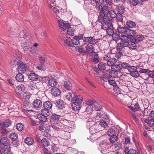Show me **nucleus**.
Returning <instances> with one entry per match:
<instances>
[{
	"mask_svg": "<svg viewBox=\"0 0 154 154\" xmlns=\"http://www.w3.org/2000/svg\"><path fill=\"white\" fill-rule=\"evenodd\" d=\"M66 98L67 100L71 102H73L71 106L73 110L76 111L81 108L80 105L83 100L82 97L80 96H77L73 92L67 93Z\"/></svg>",
	"mask_w": 154,
	"mask_h": 154,
	"instance_id": "nucleus-1",
	"label": "nucleus"
},
{
	"mask_svg": "<svg viewBox=\"0 0 154 154\" xmlns=\"http://www.w3.org/2000/svg\"><path fill=\"white\" fill-rule=\"evenodd\" d=\"M60 116L56 114H53L50 119L51 123L52 125V128L57 131H59L60 127L62 124L59 122Z\"/></svg>",
	"mask_w": 154,
	"mask_h": 154,
	"instance_id": "nucleus-2",
	"label": "nucleus"
},
{
	"mask_svg": "<svg viewBox=\"0 0 154 154\" xmlns=\"http://www.w3.org/2000/svg\"><path fill=\"white\" fill-rule=\"evenodd\" d=\"M17 65L18 66L17 69L19 73H24L27 69H28L27 65L24 64L21 61L19 60L17 62Z\"/></svg>",
	"mask_w": 154,
	"mask_h": 154,
	"instance_id": "nucleus-3",
	"label": "nucleus"
},
{
	"mask_svg": "<svg viewBox=\"0 0 154 154\" xmlns=\"http://www.w3.org/2000/svg\"><path fill=\"white\" fill-rule=\"evenodd\" d=\"M149 117L145 119L144 122L147 123L148 125L150 127L154 126V111H152L149 114Z\"/></svg>",
	"mask_w": 154,
	"mask_h": 154,
	"instance_id": "nucleus-4",
	"label": "nucleus"
},
{
	"mask_svg": "<svg viewBox=\"0 0 154 154\" xmlns=\"http://www.w3.org/2000/svg\"><path fill=\"white\" fill-rule=\"evenodd\" d=\"M100 149L102 153L106 154L109 152L108 143L106 142L103 141L100 145Z\"/></svg>",
	"mask_w": 154,
	"mask_h": 154,
	"instance_id": "nucleus-5",
	"label": "nucleus"
},
{
	"mask_svg": "<svg viewBox=\"0 0 154 154\" xmlns=\"http://www.w3.org/2000/svg\"><path fill=\"white\" fill-rule=\"evenodd\" d=\"M130 72V75L135 78L138 77L140 74L137 70V68L134 66H130L128 69Z\"/></svg>",
	"mask_w": 154,
	"mask_h": 154,
	"instance_id": "nucleus-6",
	"label": "nucleus"
},
{
	"mask_svg": "<svg viewBox=\"0 0 154 154\" xmlns=\"http://www.w3.org/2000/svg\"><path fill=\"white\" fill-rule=\"evenodd\" d=\"M110 20L109 19L107 14L100 13L98 17V21L101 23L103 22H107Z\"/></svg>",
	"mask_w": 154,
	"mask_h": 154,
	"instance_id": "nucleus-7",
	"label": "nucleus"
},
{
	"mask_svg": "<svg viewBox=\"0 0 154 154\" xmlns=\"http://www.w3.org/2000/svg\"><path fill=\"white\" fill-rule=\"evenodd\" d=\"M83 41L85 42L88 43L90 44L93 45L96 44L98 42V39H95L94 37L89 36L84 37Z\"/></svg>",
	"mask_w": 154,
	"mask_h": 154,
	"instance_id": "nucleus-8",
	"label": "nucleus"
},
{
	"mask_svg": "<svg viewBox=\"0 0 154 154\" xmlns=\"http://www.w3.org/2000/svg\"><path fill=\"white\" fill-rule=\"evenodd\" d=\"M126 34L129 38V40H133L134 36L136 35V32L134 31L128 29V28L126 29Z\"/></svg>",
	"mask_w": 154,
	"mask_h": 154,
	"instance_id": "nucleus-9",
	"label": "nucleus"
},
{
	"mask_svg": "<svg viewBox=\"0 0 154 154\" xmlns=\"http://www.w3.org/2000/svg\"><path fill=\"white\" fill-rule=\"evenodd\" d=\"M100 0H87L85 2V4L87 6V5H88L89 7L91 5L94 6L96 5L97 3H103L100 2Z\"/></svg>",
	"mask_w": 154,
	"mask_h": 154,
	"instance_id": "nucleus-10",
	"label": "nucleus"
},
{
	"mask_svg": "<svg viewBox=\"0 0 154 154\" xmlns=\"http://www.w3.org/2000/svg\"><path fill=\"white\" fill-rule=\"evenodd\" d=\"M59 26L60 28L63 30H65L66 28H68L70 26L69 23H64L63 20H58Z\"/></svg>",
	"mask_w": 154,
	"mask_h": 154,
	"instance_id": "nucleus-11",
	"label": "nucleus"
},
{
	"mask_svg": "<svg viewBox=\"0 0 154 154\" xmlns=\"http://www.w3.org/2000/svg\"><path fill=\"white\" fill-rule=\"evenodd\" d=\"M64 87L67 90L70 91L72 88V84L71 82L69 80H65L63 81Z\"/></svg>",
	"mask_w": 154,
	"mask_h": 154,
	"instance_id": "nucleus-12",
	"label": "nucleus"
},
{
	"mask_svg": "<svg viewBox=\"0 0 154 154\" xmlns=\"http://www.w3.org/2000/svg\"><path fill=\"white\" fill-rule=\"evenodd\" d=\"M51 94L52 96L54 97H58L61 94V92L59 89L56 87H54L51 89Z\"/></svg>",
	"mask_w": 154,
	"mask_h": 154,
	"instance_id": "nucleus-13",
	"label": "nucleus"
},
{
	"mask_svg": "<svg viewBox=\"0 0 154 154\" xmlns=\"http://www.w3.org/2000/svg\"><path fill=\"white\" fill-rule=\"evenodd\" d=\"M125 154H140L137 150L134 149H129L128 147H126L125 149Z\"/></svg>",
	"mask_w": 154,
	"mask_h": 154,
	"instance_id": "nucleus-14",
	"label": "nucleus"
},
{
	"mask_svg": "<svg viewBox=\"0 0 154 154\" xmlns=\"http://www.w3.org/2000/svg\"><path fill=\"white\" fill-rule=\"evenodd\" d=\"M122 43H119L117 45L116 48L118 51H120L121 53H124L125 50V47L127 46H125Z\"/></svg>",
	"mask_w": 154,
	"mask_h": 154,
	"instance_id": "nucleus-15",
	"label": "nucleus"
},
{
	"mask_svg": "<svg viewBox=\"0 0 154 154\" xmlns=\"http://www.w3.org/2000/svg\"><path fill=\"white\" fill-rule=\"evenodd\" d=\"M121 39L122 41V43L124 44L125 46H128L129 45V38L127 35H121Z\"/></svg>",
	"mask_w": 154,
	"mask_h": 154,
	"instance_id": "nucleus-16",
	"label": "nucleus"
},
{
	"mask_svg": "<svg viewBox=\"0 0 154 154\" xmlns=\"http://www.w3.org/2000/svg\"><path fill=\"white\" fill-rule=\"evenodd\" d=\"M127 27H123L120 25H118L117 27V31L119 34H121V35L126 34Z\"/></svg>",
	"mask_w": 154,
	"mask_h": 154,
	"instance_id": "nucleus-17",
	"label": "nucleus"
},
{
	"mask_svg": "<svg viewBox=\"0 0 154 154\" xmlns=\"http://www.w3.org/2000/svg\"><path fill=\"white\" fill-rule=\"evenodd\" d=\"M42 103L39 100L36 99L32 103L33 106L36 108H39L42 106Z\"/></svg>",
	"mask_w": 154,
	"mask_h": 154,
	"instance_id": "nucleus-18",
	"label": "nucleus"
},
{
	"mask_svg": "<svg viewBox=\"0 0 154 154\" xmlns=\"http://www.w3.org/2000/svg\"><path fill=\"white\" fill-rule=\"evenodd\" d=\"M145 0H129L131 6H134L137 5H140Z\"/></svg>",
	"mask_w": 154,
	"mask_h": 154,
	"instance_id": "nucleus-19",
	"label": "nucleus"
},
{
	"mask_svg": "<svg viewBox=\"0 0 154 154\" xmlns=\"http://www.w3.org/2000/svg\"><path fill=\"white\" fill-rule=\"evenodd\" d=\"M116 6L118 13L123 14L124 13L125 7L123 5L119 4L116 5Z\"/></svg>",
	"mask_w": 154,
	"mask_h": 154,
	"instance_id": "nucleus-20",
	"label": "nucleus"
},
{
	"mask_svg": "<svg viewBox=\"0 0 154 154\" xmlns=\"http://www.w3.org/2000/svg\"><path fill=\"white\" fill-rule=\"evenodd\" d=\"M117 128L115 127H112L109 129L107 131V135H110V134L112 135H117Z\"/></svg>",
	"mask_w": 154,
	"mask_h": 154,
	"instance_id": "nucleus-21",
	"label": "nucleus"
},
{
	"mask_svg": "<svg viewBox=\"0 0 154 154\" xmlns=\"http://www.w3.org/2000/svg\"><path fill=\"white\" fill-rule=\"evenodd\" d=\"M29 79L32 81H36L38 80V75L34 73H31L28 75Z\"/></svg>",
	"mask_w": 154,
	"mask_h": 154,
	"instance_id": "nucleus-22",
	"label": "nucleus"
},
{
	"mask_svg": "<svg viewBox=\"0 0 154 154\" xmlns=\"http://www.w3.org/2000/svg\"><path fill=\"white\" fill-rule=\"evenodd\" d=\"M0 143L2 144L3 147L9 145L8 144V140L6 137H2L0 140Z\"/></svg>",
	"mask_w": 154,
	"mask_h": 154,
	"instance_id": "nucleus-23",
	"label": "nucleus"
},
{
	"mask_svg": "<svg viewBox=\"0 0 154 154\" xmlns=\"http://www.w3.org/2000/svg\"><path fill=\"white\" fill-rule=\"evenodd\" d=\"M24 76L22 73H19L16 75L15 79L18 82H23L24 81Z\"/></svg>",
	"mask_w": 154,
	"mask_h": 154,
	"instance_id": "nucleus-24",
	"label": "nucleus"
},
{
	"mask_svg": "<svg viewBox=\"0 0 154 154\" xmlns=\"http://www.w3.org/2000/svg\"><path fill=\"white\" fill-rule=\"evenodd\" d=\"M130 41V44L129 43V45L127 46L129 48L132 49H135L136 48V43H137L133 39V40H129Z\"/></svg>",
	"mask_w": 154,
	"mask_h": 154,
	"instance_id": "nucleus-25",
	"label": "nucleus"
},
{
	"mask_svg": "<svg viewBox=\"0 0 154 154\" xmlns=\"http://www.w3.org/2000/svg\"><path fill=\"white\" fill-rule=\"evenodd\" d=\"M55 104L56 107L60 109H63L64 107L63 102L62 100H58L56 101Z\"/></svg>",
	"mask_w": 154,
	"mask_h": 154,
	"instance_id": "nucleus-26",
	"label": "nucleus"
},
{
	"mask_svg": "<svg viewBox=\"0 0 154 154\" xmlns=\"http://www.w3.org/2000/svg\"><path fill=\"white\" fill-rule=\"evenodd\" d=\"M43 106L44 109H50L52 107V104L50 102L47 101L43 103Z\"/></svg>",
	"mask_w": 154,
	"mask_h": 154,
	"instance_id": "nucleus-27",
	"label": "nucleus"
},
{
	"mask_svg": "<svg viewBox=\"0 0 154 154\" xmlns=\"http://www.w3.org/2000/svg\"><path fill=\"white\" fill-rule=\"evenodd\" d=\"M48 85L51 87L56 86L57 84V82L54 79H50L48 82Z\"/></svg>",
	"mask_w": 154,
	"mask_h": 154,
	"instance_id": "nucleus-28",
	"label": "nucleus"
},
{
	"mask_svg": "<svg viewBox=\"0 0 154 154\" xmlns=\"http://www.w3.org/2000/svg\"><path fill=\"white\" fill-rule=\"evenodd\" d=\"M144 38L143 35H137L134 36L133 39L137 42L142 41Z\"/></svg>",
	"mask_w": 154,
	"mask_h": 154,
	"instance_id": "nucleus-29",
	"label": "nucleus"
},
{
	"mask_svg": "<svg viewBox=\"0 0 154 154\" xmlns=\"http://www.w3.org/2000/svg\"><path fill=\"white\" fill-rule=\"evenodd\" d=\"M109 26L106 30L107 33L109 35H111L114 33L112 23H109Z\"/></svg>",
	"mask_w": 154,
	"mask_h": 154,
	"instance_id": "nucleus-30",
	"label": "nucleus"
},
{
	"mask_svg": "<svg viewBox=\"0 0 154 154\" xmlns=\"http://www.w3.org/2000/svg\"><path fill=\"white\" fill-rule=\"evenodd\" d=\"M11 122L10 119H6L2 123V126L3 127H8L11 125Z\"/></svg>",
	"mask_w": 154,
	"mask_h": 154,
	"instance_id": "nucleus-31",
	"label": "nucleus"
},
{
	"mask_svg": "<svg viewBox=\"0 0 154 154\" xmlns=\"http://www.w3.org/2000/svg\"><path fill=\"white\" fill-rule=\"evenodd\" d=\"M109 23H112V22L110 20H109V21H107V22H103L101 23L102 24L101 27L104 30H106L108 28L109 26Z\"/></svg>",
	"mask_w": 154,
	"mask_h": 154,
	"instance_id": "nucleus-32",
	"label": "nucleus"
},
{
	"mask_svg": "<svg viewBox=\"0 0 154 154\" xmlns=\"http://www.w3.org/2000/svg\"><path fill=\"white\" fill-rule=\"evenodd\" d=\"M116 62L117 60L116 59L111 57L109 61L107 62V63L108 66H112L115 65Z\"/></svg>",
	"mask_w": 154,
	"mask_h": 154,
	"instance_id": "nucleus-33",
	"label": "nucleus"
},
{
	"mask_svg": "<svg viewBox=\"0 0 154 154\" xmlns=\"http://www.w3.org/2000/svg\"><path fill=\"white\" fill-rule=\"evenodd\" d=\"M34 142V140L31 137H26L25 140V143L28 145H32Z\"/></svg>",
	"mask_w": 154,
	"mask_h": 154,
	"instance_id": "nucleus-34",
	"label": "nucleus"
},
{
	"mask_svg": "<svg viewBox=\"0 0 154 154\" xmlns=\"http://www.w3.org/2000/svg\"><path fill=\"white\" fill-rule=\"evenodd\" d=\"M102 8L101 12H100V13L107 14L108 15L109 12V10L108 6L106 5H104L103 6H102Z\"/></svg>",
	"mask_w": 154,
	"mask_h": 154,
	"instance_id": "nucleus-35",
	"label": "nucleus"
},
{
	"mask_svg": "<svg viewBox=\"0 0 154 154\" xmlns=\"http://www.w3.org/2000/svg\"><path fill=\"white\" fill-rule=\"evenodd\" d=\"M4 147V154H11L10 147L9 145L7 146Z\"/></svg>",
	"mask_w": 154,
	"mask_h": 154,
	"instance_id": "nucleus-36",
	"label": "nucleus"
},
{
	"mask_svg": "<svg viewBox=\"0 0 154 154\" xmlns=\"http://www.w3.org/2000/svg\"><path fill=\"white\" fill-rule=\"evenodd\" d=\"M126 25L129 28L135 27L136 26L135 23L133 21L131 20L128 21L126 22Z\"/></svg>",
	"mask_w": 154,
	"mask_h": 154,
	"instance_id": "nucleus-37",
	"label": "nucleus"
},
{
	"mask_svg": "<svg viewBox=\"0 0 154 154\" xmlns=\"http://www.w3.org/2000/svg\"><path fill=\"white\" fill-rule=\"evenodd\" d=\"M37 117L40 121L42 122H45L47 119V117L41 113V114L38 115L37 116Z\"/></svg>",
	"mask_w": 154,
	"mask_h": 154,
	"instance_id": "nucleus-38",
	"label": "nucleus"
},
{
	"mask_svg": "<svg viewBox=\"0 0 154 154\" xmlns=\"http://www.w3.org/2000/svg\"><path fill=\"white\" fill-rule=\"evenodd\" d=\"M49 110V109H47L44 108L42 109L41 110V113L47 117V116H48L50 114V112Z\"/></svg>",
	"mask_w": 154,
	"mask_h": 154,
	"instance_id": "nucleus-39",
	"label": "nucleus"
},
{
	"mask_svg": "<svg viewBox=\"0 0 154 154\" xmlns=\"http://www.w3.org/2000/svg\"><path fill=\"white\" fill-rule=\"evenodd\" d=\"M78 37L76 36L73 37V38L71 40L72 45H79L80 43L79 41L78 40Z\"/></svg>",
	"mask_w": 154,
	"mask_h": 154,
	"instance_id": "nucleus-40",
	"label": "nucleus"
},
{
	"mask_svg": "<svg viewBox=\"0 0 154 154\" xmlns=\"http://www.w3.org/2000/svg\"><path fill=\"white\" fill-rule=\"evenodd\" d=\"M16 127L18 130L19 131H21L23 129L24 126L22 123H18L16 124Z\"/></svg>",
	"mask_w": 154,
	"mask_h": 154,
	"instance_id": "nucleus-41",
	"label": "nucleus"
},
{
	"mask_svg": "<svg viewBox=\"0 0 154 154\" xmlns=\"http://www.w3.org/2000/svg\"><path fill=\"white\" fill-rule=\"evenodd\" d=\"M44 130L45 133L43 134V135H50V134H48L50 131V127L49 125H45L44 126Z\"/></svg>",
	"mask_w": 154,
	"mask_h": 154,
	"instance_id": "nucleus-42",
	"label": "nucleus"
},
{
	"mask_svg": "<svg viewBox=\"0 0 154 154\" xmlns=\"http://www.w3.org/2000/svg\"><path fill=\"white\" fill-rule=\"evenodd\" d=\"M25 89V87L23 85H19L16 87L17 90L19 92L23 91Z\"/></svg>",
	"mask_w": 154,
	"mask_h": 154,
	"instance_id": "nucleus-43",
	"label": "nucleus"
},
{
	"mask_svg": "<svg viewBox=\"0 0 154 154\" xmlns=\"http://www.w3.org/2000/svg\"><path fill=\"white\" fill-rule=\"evenodd\" d=\"M37 68L39 70L42 71H44L46 69V67L44 65V63H40Z\"/></svg>",
	"mask_w": 154,
	"mask_h": 154,
	"instance_id": "nucleus-44",
	"label": "nucleus"
},
{
	"mask_svg": "<svg viewBox=\"0 0 154 154\" xmlns=\"http://www.w3.org/2000/svg\"><path fill=\"white\" fill-rule=\"evenodd\" d=\"M109 75L107 76L108 78H110V76L113 77H116L117 76L118 74L117 71L111 72L110 71L109 72Z\"/></svg>",
	"mask_w": 154,
	"mask_h": 154,
	"instance_id": "nucleus-45",
	"label": "nucleus"
},
{
	"mask_svg": "<svg viewBox=\"0 0 154 154\" xmlns=\"http://www.w3.org/2000/svg\"><path fill=\"white\" fill-rule=\"evenodd\" d=\"M108 14H109L110 17L112 18H115L117 14L114 10H112L109 11Z\"/></svg>",
	"mask_w": 154,
	"mask_h": 154,
	"instance_id": "nucleus-46",
	"label": "nucleus"
},
{
	"mask_svg": "<svg viewBox=\"0 0 154 154\" xmlns=\"http://www.w3.org/2000/svg\"><path fill=\"white\" fill-rule=\"evenodd\" d=\"M122 14L119 13H117L116 17L117 20L119 21L120 22H122L123 19V16L122 15Z\"/></svg>",
	"mask_w": 154,
	"mask_h": 154,
	"instance_id": "nucleus-47",
	"label": "nucleus"
},
{
	"mask_svg": "<svg viewBox=\"0 0 154 154\" xmlns=\"http://www.w3.org/2000/svg\"><path fill=\"white\" fill-rule=\"evenodd\" d=\"M106 64L103 63H99L98 65L99 68L102 70H105L106 69Z\"/></svg>",
	"mask_w": 154,
	"mask_h": 154,
	"instance_id": "nucleus-48",
	"label": "nucleus"
},
{
	"mask_svg": "<svg viewBox=\"0 0 154 154\" xmlns=\"http://www.w3.org/2000/svg\"><path fill=\"white\" fill-rule=\"evenodd\" d=\"M120 65L122 68L127 69H128L130 66L129 63L125 62L121 63Z\"/></svg>",
	"mask_w": 154,
	"mask_h": 154,
	"instance_id": "nucleus-49",
	"label": "nucleus"
},
{
	"mask_svg": "<svg viewBox=\"0 0 154 154\" xmlns=\"http://www.w3.org/2000/svg\"><path fill=\"white\" fill-rule=\"evenodd\" d=\"M85 48L88 53H89V51H94V48L93 47L92 45H89L88 44L86 46Z\"/></svg>",
	"mask_w": 154,
	"mask_h": 154,
	"instance_id": "nucleus-50",
	"label": "nucleus"
},
{
	"mask_svg": "<svg viewBox=\"0 0 154 154\" xmlns=\"http://www.w3.org/2000/svg\"><path fill=\"white\" fill-rule=\"evenodd\" d=\"M119 128V129L117 130V135H124L125 134H126L125 133L124 130L122 128H121L119 127V126H117Z\"/></svg>",
	"mask_w": 154,
	"mask_h": 154,
	"instance_id": "nucleus-51",
	"label": "nucleus"
},
{
	"mask_svg": "<svg viewBox=\"0 0 154 154\" xmlns=\"http://www.w3.org/2000/svg\"><path fill=\"white\" fill-rule=\"evenodd\" d=\"M74 30L70 26L68 28L67 30V33L69 35L72 36L74 34Z\"/></svg>",
	"mask_w": 154,
	"mask_h": 154,
	"instance_id": "nucleus-52",
	"label": "nucleus"
},
{
	"mask_svg": "<svg viewBox=\"0 0 154 154\" xmlns=\"http://www.w3.org/2000/svg\"><path fill=\"white\" fill-rule=\"evenodd\" d=\"M112 35V39L116 41H118L120 38V35L116 33H113Z\"/></svg>",
	"mask_w": 154,
	"mask_h": 154,
	"instance_id": "nucleus-53",
	"label": "nucleus"
},
{
	"mask_svg": "<svg viewBox=\"0 0 154 154\" xmlns=\"http://www.w3.org/2000/svg\"><path fill=\"white\" fill-rule=\"evenodd\" d=\"M118 139V137L116 135H112L110 137L109 141L111 143H114Z\"/></svg>",
	"mask_w": 154,
	"mask_h": 154,
	"instance_id": "nucleus-54",
	"label": "nucleus"
},
{
	"mask_svg": "<svg viewBox=\"0 0 154 154\" xmlns=\"http://www.w3.org/2000/svg\"><path fill=\"white\" fill-rule=\"evenodd\" d=\"M41 142L42 144L44 146H47L49 145V143L45 139H43Z\"/></svg>",
	"mask_w": 154,
	"mask_h": 154,
	"instance_id": "nucleus-55",
	"label": "nucleus"
},
{
	"mask_svg": "<svg viewBox=\"0 0 154 154\" xmlns=\"http://www.w3.org/2000/svg\"><path fill=\"white\" fill-rule=\"evenodd\" d=\"M98 138V137H97V135H91L89 136V137H87V139L88 140L89 139L91 141L93 142L97 140Z\"/></svg>",
	"mask_w": 154,
	"mask_h": 154,
	"instance_id": "nucleus-56",
	"label": "nucleus"
},
{
	"mask_svg": "<svg viewBox=\"0 0 154 154\" xmlns=\"http://www.w3.org/2000/svg\"><path fill=\"white\" fill-rule=\"evenodd\" d=\"M99 125L104 128H106L108 125L107 122L104 120H102L100 121Z\"/></svg>",
	"mask_w": 154,
	"mask_h": 154,
	"instance_id": "nucleus-57",
	"label": "nucleus"
},
{
	"mask_svg": "<svg viewBox=\"0 0 154 154\" xmlns=\"http://www.w3.org/2000/svg\"><path fill=\"white\" fill-rule=\"evenodd\" d=\"M140 115L139 116L140 119L143 120L144 119V116L146 115L145 114V109L140 111Z\"/></svg>",
	"mask_w": 154,
	"mask_h": 154,
	"instance_id": "nucleus-58",
	"label": "nucleus"
},
{
	"mask_svg": "<svg viewBox=\"0 0 154 154\" xmlns=\"http://www.w3.org/2000/svg\"><path fill=\"white\" fill-rule=\"evenodd\" d=\"M64 43L65 45L69 47H72L73 45L72 43L68 39H66L64 40Z\"/></svg>",
	"mask_w": 154,
	"mask_h": 154,
	"instance_id": "nucleus-59",
	"label": "nucleus"
},
{
	"mask_svg": "<svg viewBox=\"0 0 154 154\" xmlns=\"http://www.w3.org/2000/svg\"><path fill=\"white\" fill-rule=\"evenodd\" d=\"M89 131L91 135H93L96 133V130L93 126L90 128Z\"/></svg>",
	"mask_w": 154,
	"mask_h": 154,
	"instance_id": "nucleus-60",
	"label": "nucleus"
},
{
	"mask_svg": "<svg viewBox=\"0 0 154 154\" xmlns=\"http://www.w3.org/2000/svg\"><path fill=\"white\" fill-rule=\"evenodd\" d=\"M90 116V114L86 112L83 113L82 114L81 117V118L82 119H85L88 118Z\"/></svg>",
	"mask_w": 154,
	"mask_h": 154,
	"instance_id": "nucleus-61",
	"label": "nucleus"
},
{
	"mask_svg": "<svg viewBox=\"0 0 154 154\" xmlns=\"http://www.w3.org/2000/svg\"><path fill=\"white\" fill-rule=\"evenodd\" d=\"M131 114L133 119L135 122H137L138 120V118L137 117V114L133 112L131 113Z\"/></svg>",
	"mask_w": 154,
	"mask_h": 154,
	"instance_id": "nucleus-62",
	"label": "nucleus"
},
{
	"mask_svg": "<svg viewBox=\"0 0 154 154\" xmlns=\"http://www.w3.org/2000/svg\"><path fill=\"white\" fill-rule=\"evenodd\" d=\"M102 3H97L96 4V5L95 6L96 9L97 10L99 11H100V12H101V11L102 10V6L101 5Z\"/></svg>",
	"mask_w": 154,
	"mask_h": 154,
	"instance_id": "nucleus-63",
	"label": "nucleus"
},
{
	"mask_svg": "<svg viewBox=\"0 0 154 154\" xmlns=\"http://www.w3.org/2000/svg\"><path fill=\"white\" fill-rule=\"evenodd\" d=\"M108 82L109 84L113 86H115L116 85V83L115 81L114 80L109 79Z\"/></svg>",
	"mask_w": 154,
	"mask_h": 154,
	"instance_id": "nucleus-64",
	"label": "nucleus"
}]
</instances>
